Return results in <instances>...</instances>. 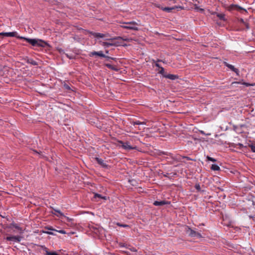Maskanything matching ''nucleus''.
Instances as JSON below:
<instances>
[{
  "mask_svg": "<svg viewBox=\"0 0 255 255\" xmlns=\"http://www.w3.org/2000/svg\"><path fill=\"white\" fill-rule=\"evenodd\" d=\"M234 9H236L238 11H241V10H244L245 11V12H246V10L245 9H244V8H243L242 7H240V6L238 5H230V6L229 7V10H234Z\"/></svg>",
  "mask_w": 255,
  "mask_h": 255,
  "instance_id": "9b49d317",
  "label": "nucleus"
},
{
  "mask_svg": "<svg viewBox=\"0 0 255 255\" xmlns=\"http://www.w3.org/2000/svg\"><path fill=\"white\" fill-rule=\"evenodd\" d=\"M195 9L197 10V11H200V12H203L204 11V9L203 8H199L198 7H195Z\"/></svg>",
  "mask_w": 255,
  "mask_h": 255,
  "instance_id": "b1692460",
  "label": "nucleus"
},
{
  "mask_svg": "<svg viewBox=\"0 0 255 255\" xmlns=\"http://www.w3.org/2000/svg\"><path fill=\"white\" fill-rule=\"evenodd\" d=\"M45 252L46 255H58L56 252H49L47 250V249L45 248Z\"/></svg>",
  "mask_w": 255,
  "mask_h": 255,
  "instance_id": "6ab92c4d",
  "label": "nucleus"
},
{
  "mask_svg": "<svg viewBox=\"0 0 255 255\" xmlns=\"http://www.w3.org/2000/svg\"><path fill=\"white\" fill-rule=\"evenodd\" d=\"M120 146H121L124 149L126 150H130L132 149H134L135 147L131 146L129 144L128 142H124L122 141H119Z\"/></svg>",
  "mask_w": 255,
  "mask_h": 255,
  "instance_id": "9d476101",
  "label": "nucleus"
},
{
  "mask_svg": "<svg viewBox=\"0 0 255 255\" xmlns=\"http://www.w3.org/2000/svg\"><path fill=\"white\" fill-rule=\"evenodd\" d=\"M118 225L119 226L123 227H128V225H121L119 223L118 224Z\"/></svg>",
  "mask_w": 255,
  "mask_h": 255,
  "instance_id": "cd10ccee",
  "label": "nucleus"
},
{
  "mask_svg": "<svg viewBox=\"0 0 255 255\" xmlns=\"http://www.w3.org/2000/svg\"><path fill=\"white\" fill-rule=\"evenodd\" d=\"M55 211L56 212H57V213H58L60 215V216H64V215L62 213H61L59 210H55Z\"/></svg>",
  "mask_w": 255,
  "mask_h": 255,
  "instance_id": "a878e982",
  "label": "nucleus"
},
{
  "mask_svg": "<svg viewBox=\"0 0 255 255\" xmlns=\"http://www.w3.org/2000/svg\"><path fill=\"white\" fill-rule=\"evenodd\" d=\"M158 72H159V73H160L161 74H163L164 72V68L162 67H159V68L158 69Z\"/></svg>",
  "mask_w": 255,
  "mask_h": 255,
  "instance_id": "5701e85b",
  "label": "nucleus"
},
{
  "mask_svg": "<svg viewBox=\"0 0 255 255\" xmlns=\"http://www.w3.org/2000/svg\"><path fill=\"white\" fill-rule=\"evenodd\" d=\"M249 147L251 148L252 151L255 152V145L253 144H250L249 145Z\"/></svg>",
  "mask_w": 255,
  "mask_h": 255,
  "instance_id": "412c9836",
  "label": "nucleus"
},
{
  "mask_svg": "<svg viewBox=\"0 0 255 255\" xmlns=\"http://www.w3.org/2000/svg\"><path fill=\"white\" fill-rule=\"evenodd\" d=\"M168 203L165 201H154L153 203V205L155 206H163L164 205H165L166 204H168Z\"/></svg>",
  "mask_w": 255,
  "mask_h": 255,
  "instance_id": "ddd939ff",
  "label": "nucleus"
},
{
  "mask_svg": "<svg viewBox=\"0 0 255 255\" xmlns=\"http://www.w3.org/2000/svg\"><path fill=\"white\" fill-rule=\"evenodd\" d=\"M114 40L113 41H108V42H105L103 41L102 40H99V42L105 48L109 47L111 46H118L119 44L114 42Z\"/></svg>",
  "mask_w": 255,
  "mask_h": 255,
  "instance_id": "423d86ee",
  "label": "nucleus"
},
{
  "mask_svg": "<svg viewBox=\"0 0 255 255\" xmlns=\"http://www.w3.org/2000/svg\"><path fill=\"white\" fill-rule=\"evenodd\" d=\"M242 84H243V85H245L247 86H250V84H248V83H243Z\"/></svg>",
  "mask_w": 255,
  "mask_h": 255,
  "instance_id": "c85d7f7f",
  "label": "nucleus"
},
{
  "mask_svg": "<svg viewBox=\"0 0 255 255\" xmlns=\"http://www.w3.org/2000/svg\"><path fill=\"white\" fill-rule=\"evenodd\" d=\"M225 64L226 66L231 69L232 71H234L237 75L239 74V70L238 69L235 68L234 66L232 65L229 64L226 62H225Z\"/></svg>",
  "mask_w": 255,
  "mask_h": 255,
  "instance_id": "f8f14e48",
  "label": "nucleus"
},
{
  "mask_svg": "<svg viewBox=\"0 0 255 255\" xmlns=\"http://www.w3.org/2000/svg\"><path fill=\"white\" fill-rule=\"evenodd\" d=\"M134 124L135 125H139L140 124V123L138 122H135L134 123Z\"/></svg>",
  "mask_w": 255,
  "mask_h": 255,
  "instance_id": "2f4dec72",
  "label": "nucleus"
},
{
  "mask_svg": "<svg viewBox=\"0 0 255 255\" xmlns=\"http://www.w3.org/2000/svg\"><path fill=\"white\" fill-rule=\"evenodd\" d=\"M18 38L26 40L33 46L44 47L47 45V43L45 41L39 39H30L23 36L18 37Z\"/></svg>",
  "mask_w": 255,
  "mask_h": 255,
  "instance_id": "f257e3e1",
  "label": "nucleus"
},
{
  "mask_svg": "<svg viewBox=\"0 0 255 255\" xmlns=\"http://www.w3.org/2000/svg\"><path fill=\"white\" fill-rule=\"evenodd\" d=\"M22 239V237L20 236H12L6 238V240L13 242H20Z\"/></svg>",
  "mask_w": 255,
  "mask_h": 255,
  "instance_id": "6e6552de",
  "label": "nucleus"
},
{
  "mask_svg": "<svg viewBox=\"0 0 255 255\" xmlns=\"http://www.w3.org/2000/svg\"><path fill=\"white\" fill-rule=\"evenodd\" d=\"M156 6L159 7V8L162 9L164 11H165L167 12H171L172 10L173 9H176L177 10H180L181 9H183L184 7L181 6H174L172 7H163L162 6H161L159 4H156Z\"/></svg>",
  "mask_w": 255,
  "mask_h": 255,
  "instance_id": "20e7f679",
  "label": "nucleus"
},
{
  "mask_svg": "<svg viewBox=\"0 0 255 255\" xmlns=\"http://www.w3.org/2000/svg\"><path fill=\"white\" fill-rule=\"evenodd\" d=\"M12 226L13 227H14L16 229H17L19 233H20V234L23 233V230L20 227H19V226H18L17 225H16L15 224H13Z\"/></svg>",
  "mask_w": 255,
  "mask_h": 255,
  "instance_id": "f3484780",
  "label": "nucleus"
},
{
  "mask_svg": "<svg viewBox=\"0 0 255 255\" xmlns=\"http://www.w3.org/2000/svg\"><path fill=\"white\" fill-rule=\"evenodd\" d=\"M67 220H70V219H69V218H68V217H67Z\"/></svg>",
  "mask_w": 255,
  "mask_h": 255,
  "instance_id": "e433bc0d",
  "label": "nucleus"
},
{
  "mask_svg": "<svg viewBox=\"0 0 255 255\" xmlns=\"http://www.w3.org/2000/svg\"><path fill=\"white\" fill-rule=\"evenodd\" d=\"M195 188L198 190H199L200 189V185L199 184H196L195 185Z\"/></svg>",
  "mask_w": 255,
  "mask_h": 255,
  "instance_id": "bb28decb",
  "label": "nucleus"
},
{
  "mask_svg": "<svg viewBox=\"0 0 255 255\" xmlns=\"http://www.w3.org/2000/svg\"><path fill=\"white\" fill-rule=\"evenodd\" d=\"M211 168L212 170L214 171H219L220 169V167L218 165L215 164H212Z\"/></svg>",
  "mask_w": 255,
  "mask_h": 255,
  "instance_id": "4468645a",
  "label": "nucleus"
},
{
  "mask_svg": "<svg viewBox=\"0 0 255 255\" xmlns=\"http://www.w3.org/2000/svg\"><path fill=\"white\" fill-rule=\"evenodd\" d=\"M124 40H126V41H130L131 40V39H124Z\"/></svg>",
  "mask_w": 255,
  "mask_h": 255,
  "instance_id": "c756f323",
  "label": "nucleus"
},
{
  "mask_svg": "<svg viewBox=\"0 0 255 255\" xmlns=\"http://www.w3.org/2000/svg\"><path fill=\"white\" fill-rule=\"evenodd\" d=\"M106 66L107 67H108V68H110L111 69H113V70H117V69L116 68H115L113 66H112V65H111L110 64H106Z\"/></svg>",
  "mask_w": 255,
  "mask_h": 255,
  "instance_id": "aec40b11",
  "label": "nucleus"
},
{
  "mask_svg": "<svg viewBox=\"0 0 255 255\" xmlns=\"http://www.w3.org/2000/svg\"><path fill=\"white\" fill-rule=\"evenodd\" d=\"M207 158L208 160H209V161H213V162H215L216 161V160L215 158L211 157L210 156H207Z\"/></svg>",
  "mask_w": 255,
  "mask_h": 255,
  "instance_id": "4be33fe9",
  "label": "nucleus"
},
{
  "mask_svg": "<svg viewBox=\"0 0 255 255\" xmlns=\"http://www.w3.org/2000/svg\"><path fill=\"white\" fill-rule=\"evenodd\" d=\"M94 198H98L104 200L107 199V197L106 196H102L101 195L97 193L95 194Z\"/></svg>",
  "mask_w": 255,
  "mask_h": 255,
  "instance_id": "a211bd4d",
  "label": "nucleus"
},
{
  "mask_svg": "<svg viewBox=\"0 0 255 255\" xmlns=\"http://www.w3.org/2000/svg\"><path fill=\"white\" fill-rule=\"evenodd\" d=\"M155 66H156V67H158L159 68V67H160L159 66V65L158 63H156V64H155Z\"/></svg>",
  "mask_w": 255,
  "mask_h": 255,
  "instance_id": "473e14b6",
  "label": "nucleus"
},
{
  "mask_svg": "<svg viewBox=\"0 0 255 255\" xmlns=\"http://www.w3.org/2000/svg\"><path fill=\"white\" fill-rule=\"evenodd\" d=\"M240 83L239 82H233L232 83V84H239Z\"/></svg>",
  "mask_w": 255,
  "mask_h": 255,
  "instance_id": "f704fd0d",
  "label": "nucleus"
},
{
  "mask_svg": "<svg viewBox=\"0 0 255 255\" xmlns=\"http://www.w3.org/2000/svg\"><path fill=\"white\" fill-rule=\"evenodd\" d=\"M31 63L33 64V65H36V62L35 61H32L31 62Z\"/></svg>",
  "mask_w": 255,
  "mask_h": 255,
  "instance_id": "7c9ffc66",
  "label": "nucleus"
},
{
  "mask_svg": "<svg viewBox=\"0 0 255 255\" xmlns=\"http://www.w3.org/2000/svg\"><path fill=\"white\" fill-rule=\"evenodd\" d=\"M185 230L186 234L191 237H197L198 238H201L202 237L200 233L194 231L187 226L185 227Z\"/></svg>",
  "mask_w": 255,
  "mask_h": 255,
  "instance_id": "39448f33",
  "label": "nucleus"
},
{
  "mask_svg": "<svg viewBox=\"0 0 255 255\" xmlns=\"http://www.w3.org/2000/svg\"><path fill=\"white\" fill-rule=\"evenodd\" d=\"M56 231L61 233V234H66V232L64 230H59V231H57V230H55Z\"/></svg>",
  "mask_w": 255,
  "mask_h": 255,
  "instance_id": "393cba45",
  "label": "nucleus"
},
{
  "mask_svg": "<svg viewBox=\"0 0 255 255\" xmlns=\"http://www.w3.org/2000/svg\"><path fill=\"white\" fill-rule=\"evenodd\" d=\"M89 55L90 56L92 57V56H95V55H97V56H100V57H105L108 60H109V59H114L113 58H112V57H109V56H106L105 55H104L102 51H98V52H96V51H93V52H91L90 54H89Z\"/></svg>",
  "mask_w": 255,
  "mask_h": 255,
  "instance_id": "0eeeda50",
  "label": "nucleus"
},
{
  "mask_svg": "<svg viewBox=\"0 0 255 255\" xmlns=\"http://www.w3.org/2000/svg\"><path fill=\"white\" fill-rule=\"evenodd\" d=\"M90 34L92 35L94 37L99 40V41L102 40L101 39L107 41H113V40L116 39V38H111L110 34L108 33H102L97 32H91ZM116 39H122V38L121 37H118L116 38Z\"/></svg>",
  "mask_w": 255,
  "mask_h": 255,
  "instance_id": "f03ea898",
  "label": "nucleus"
},
{
  "mask_svg": "<svg viewBox=\"0 0 255 255\" xmlns=\"http://www.w3.org/2000/svg\"><path fill=\"white\" fill-rule=\"evenodd\" d=\"M217 16L220 19L226 20L225 15L223 13H217Z\"/></svg>",
  "mask_w": 255,
  "mask_h": 255,
  "instance_id": "2eb2a0df",
  "label": "nucleus"
},
{
  "mask_svg": "<svg viewBox=\"0 0 255 255\" xmlns=\"http://www.w3.org/2000/svg\"><path fill=\"white\" fill-rule=\"evenodd\" d=\"M122 25L120 26L123 28L133 30H138L139 24L135 21H131L129 22H121Z\"/></svg>",
  "mask_w": 255,
  "mask_h": 255,
  "instance_id": "7ed1b4c3",
  "label": "nucleus"
},
{
  "mask_svg": "<svg viewBox=\"0 0 255 255\" xmlns=\"http://www.w3.org/2000/svg\"><path fill=\"white\" fill-rule=\"evenodd\" d=\"M166 77L171 80H175L177 78V76L173 74H168L166 76Z\"/></svg>",
  "mask_w": 255,
  "mask_h": 255,
  "instance_id": "dca6fc26",
  "label": "nucleus"
},
{
  "mask_svg": "<svg viewBox=\"0 0 255 255\" xmlns=\"http://www.w3.org/2000/svg\"><path fill=\"white\" fill-rule=\"evenodd\" d=\"M0 35H3L7 37H16L18 38V37H21L18 35L17 32L16 31L9 32H0Z\"/></svg>",
  "mask_w": 255,
  "mask_h": 255,
  "instance_id": "1a4fd4ad",
  "label": "nucleus"
},
{
  "mask_svg": "<svg viewBox=\"0 0 255 255\" xmlns=\"http://www.w3.org/2000/svg\"><path fill=\"white\" fill-rule=\"evenodd\" d=\"M106 53H109V51L108 50H106Z\"/></svg>",
  "mask_w": 255,
  "mask_h": 255,
  "instance_id": "c9c22d12",
  "label": "nucleus"
},
{
  "mask_svg": "<svg viewBox=\"0 0 255 255\" xmlns=\"http://www.w3.org/2000/svg\"><path fill=\"white\" fill-rule=\"evenodd\" d=\"M47 233V234H48L49 235H53V233L51 232H48Z\"/></svg>",
  "mask_w": 255,
  "mask_h": 255,
  "instance_id": "72a5a7b5",
  "label": "nucleus"
}]
</instances>
